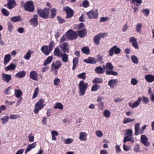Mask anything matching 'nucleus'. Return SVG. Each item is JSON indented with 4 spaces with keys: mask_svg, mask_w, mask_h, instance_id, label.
Instances as JSON below:
<instances>
[{
    "mask_svg": "<svg viewBox=\"0 0 154 154\" xmlns=\"http://www.w3.org/2000/svg\"><path fill=\"white\" fill-rule=\"evenodd\" d=\"M2 11L3 14L5 16H8L9 14V12L5 8H3Z\"/></svg>",
    "mask_w": 154,
    "mask_h": 154,
    "instance_id": "obj_60",
    "label": "nucleus"
},
{
    "mask_svg": "<svg viewBox=\"0 0 154 154\" xmlns=\"http://www.w3.org/2000/svg\"><path fill=\"white\" fill-rule=\"evenodd\" d=\"M56 14V10L55 8L52 9L51 10V17L54 18Z\"/></svg>",
    "mask_w": 154,
    "mask_h": 154,
    "instance_id": "obj_49",
    "label": "nucleus"
},
{
    "mask_svg": "<svg viewBox=\"0 0 154 154\" xmlns=\"http://www.w3.org/2000/svg\"><path fill=\"white\" fill-rule=\"evenodd\" d=\"M68 47V43L67 42H64L59 45V47L64 53L69 52V48Z\"/></svg>",
    "mask_w": 154,
    "mask_h": 154,
    "instance_id": "obj_12",
    "label": "nucleus"
},
{
    "mask_svg": "<svg viewBox=\"0 0 154 154\" xmlns=\"http://www.w3.org/2000/svg\"><path fill=\"white\" fill-rule=\"evenodd\" d=\"M87 134L85 132H81L79 134V139L82 141H85L86 140Z\"/></svg>",
    "mask_w": 154,
    "mask_h": 154,
    "instance_id": "obj_22",
    "label": "nucleus"
},
{
    "mask_svg": "<svg viewBox=\"0 0 154 154\" xmlns=\"http://www.w3.org/2000/svg\"><path fill=\"white\" fill-rule=\"evenodd\" d=\"M100 38L99 35H97L94 37L93 41L94 43L97 45H99L100 43Z\"/></svg>",
    "mask_w": 154,
    "mask_h": 154,
    "instance_id": "obj_38",
    "label": "nucleus"
},
{
    "mask_svg": "<svg viewBox=\"0 0 154 154\" xmlns=\"http://www.w3.org/2000/svg\"><path fill=\"white\" fill-rule=\"evenodd\" d=\"M141 100L142 98L141 97H139L137 100L134 103H132L131 102H130L128 104L129 106L132 108L136 107L139 105Z\"/></svg>",
    "mask_w": 154,
    "mask_h": 154,
    "instance_id": "obj_13",
    "label": "nucleus"
},
{
    "mask_svg": "<svg viewBox=\"0 0 154 154\" xmlns=\"http://www.w3.org/2000/svg\"><path fill=\"white\" fill-rule=\"evenodd\" d=\"M138 81L135 78H132L131 80V83L133 85H135L137 84Z\"/></svg>",
    "mask_w": 154,
    "mask_h": 154,
    "instance_id": "obj_61",
    "label": "nucleus"
},
{
    "mask_svg": "<svg viewBox=\"0 0 154 154\" xmlns=\"http://www.w3.org/2000/svg\"><path fill=\"white\" fill-rule=\"evenodd\" d=\"M9 118V117L8 116H5L2 118L0 119L1 120H2V123L3 124L6 123Z\"/></svg>",
    "mask_w": 154,
    "mask_h": 154,
    "instance_id": "obj_42",
    "label": "nucleus"
},
{
    "mask_svg": "<svg viewBox=\"0 0 154 154\" xmlns=\"http://www.w3.org/2000/svg\"><path fill=\"white\" fill-rule=\"evenodd\" d=\"M118 81L117 79H111L108 82V85L111 88H113L117 85Z\"/></svg>",
    "mask_w": 154,
    "mask_h": 154,
    "instance_id": "obj_14",
    "label": "nucleus"
},
{
    "mask_svg": "<svg viewBox=\"0 0 154 154\" xmlns=\"http://www.w3.org/2000/svg\"><path fill=\"white\" fill-rule=\"evenodd\" d=\"M88 84L87 82H85L82 80L80 81L78 85V88L79 90V95L80 96L84 95L85 93L86 89L88 88Z\"/></svg>",
    "mask_w": 154,
    "mask_h": 154,
    "instance_id": "obj_1",
    "label": "nucleus"
},
{
    "mask_svg": "<svg viewBox=\"0 0 154 154\" xmlns=\"http://www.w3.org/2000/svg\"><path fill=\"white\" fill-rule=\"evenodd\" d=\"M82 6L85 8H86L89 6V3L87 0L84 1L82 3Z\"/></svg>",
    "mask_w": 154,
    "mask_h": 154,
    "instance_id": "obj_54",
    "label": "nucleus"
},
{
    "mask_svg": "<svg viewBox=\"0 0 154 154\" xmlns=\"http://www.w3.org/2000/svg\"><path fill=\"white\" fill-rule=\"evenodd\" d=\"M142 26V25L141 23H138L136 26V31L137 32L140 33Z\"/></svg>",
    "mask_w": 154,
    "mask_h": 154,
    "instance_id": "obj_48",
    "label": "nucleus"
},
{
    "mask_svg": "<svg viewBox=\"0 0 154 154\" xmlns=\"http://www.w3.org/2000/svg\"><path fill=\"white\" fill-rule=\"evenodd\" d=\"M11 76L8 74L2 73V79L4 82L8 83L11 79Z\"/></svg>",
    "mask_w": 154,
    "mask_h": 154,
    "instance_id": "obj_11",
    "label": "nucleus"
},
{
    "mask_svg": "<svg viewBox=\"0 0 154 154\" xmlns=\"http://www.w3.org/2000/svg\"><path fill=\"white\" fill-rule=\"evenodd\" d=\"M53 57L52 56H50L48 57L44 62L43 65L45 66L50 63L52 60Z\"/></svg>",
    "mask_w": 154,
    "mask_h": 154,
    "instance_id": "obj_36",
    "label": "nucleus"
},
{
    "mask_svg": "<svg viewBox=\"0 0 154 154\" xmlns=\"http://www.w3.org/2000/svg\"><path fill=\"white\" fill-rule=\"evenodd\" d=\"M37 146L36 142H34L32 144H29L25 151V154H26L27 152L30 151L31 149L35 148Z\"/></svg>",
    "mask_w": 154,
    "mask_h": 154,
    "instance_id": "obj_16",
    "label": "nucleus"
},
{
    "mask_svg": "<svg viewBox=\"0 0 154 154\" xmlns=\"http://www.w3.org/2000/svg\"><path fill=\"white\" fill-rule=\"evenodd\" d=\"M54 53L56 56H57L59 57H60L61 55L63 54L58 47L55 48L54 51Z\"/></svg>",
    "mask_w": 154,
    "mask_h": 154,
    "instance_id": "obj_30",
    "label": "nucleus"
},
{
    "mask_svg": "<svg viewBox=\"0 0 154 154\" xmlns=\"http://www.w3.org/2000/svg\"><path fill=\"white\" fill-rule=\"evenodd\" d=\"M11 20L13 22L18 21H22L23 20V18L19 15L13 17L11 18Z\"/></svg>",
    "mask_w": 154,
    "mask_h": 154,
    "instance_id": "obj_29",
    "label": "nucleus"
},
{
    "mask_svg": "<svg viewBox=\"0 0 154 154\" xmlns=\"http://www.w3.org/2000/svg\"><path fill=\"white\" fill-rule=\"evenodd\" d=\"M126 136H131L132 135L133 132L132 130L131 129H127L126 130Z\"/></svg>",
    "mask_w": 154,
    "mask_h": 154,
    "instance_id": "obj_62",
    "label": "nucleus"
},
{
    "mask_svg": "<svg viewBox=\"0 0 154 154\" xmlns=\"http://www.w3.org/2000/svg\"><path fill=\"white\" fill-rule=\"evenodd\" d=\"M87 15L88 18L90 19H96L98 16L97 10H91L87 13Z\"/></svg>",
    "mask_w": 154,
    "mask_h": 154,
    "instance_id": "obj_8",
    "label": "nucleus"
},
{
    "mask_svg": "<svg viewBox=\"0 0 154 154\" xmlns=\"http://www.w3.org/2000/svg\"><path fill=\"white\" fill-rule=\"evenodd\" d=\"M82 51L84 54H89V48L87 47H83L82 49Z\"/></svg>",
    "mask_w": 154,
    "mask_h": 154,
    "instance_id": "obj_46",
    "label": "nucleus"
},
{
    "mask_svg": "<svg viewBox=\"0 0 154 154\" xmlns=\"http://www.w3.org/2000/svg\"><path fill=\"white\" fill-rule=\"evenodd\" d=\"M26 74V72L23 71L17 73L15 75V76L19 78H21L23 77Z\"/></svg>",
    "mask_w": 154,
    "mask_h": 154,
    "instance_id": "obj_32",
    "label": "nucleus"
},
{
    "mask_svg": "<svg viewBox=\"0 0 154 154\" xmlns=\"http://www.w3.org/2000/svg\"><path fill=\"white\" fill-rule=\"evenodd\" d=\"M103 115L106 118H109L110 116V112L109 110H105L103 113Z\"/></svg>",
    "mask_w": 154,
    "mask_h": 154,
    "instance_id": "obj_47",
    "label": "nucleus"
},
{
    "mask_svg": "<svg viewBox=\"0 0 154 154\" xmlns=\"http://www.w3.org/2000/svg\"><path fill=\"white\" fill-rule=\"evenodd\" d=\"M79 59L78 58L75 57H74L73 60V66L72 67V69L74 70L76 68V67L77 65L79 62Z\"/></svg>",
    "mask_w": 154,
    "mask_h": 154,
    "instance_id": "obj_31",
    "label": "nucleus"
},
{
    "mask_svg": "<svg viewBox=\"0 0 154 154\" xmlns=\"http://www.w3.org/2000/svg\"><path fill=\"white\" fill-rule=\"evenodd\" d=\"M8 30L10 32H11L13 29V27L12 24L8 23Z\"/></svg>",
    "mask_w": 154,
    "mask_h": 154,
    "instance_id": "obj_64",
    "label": "nucleus"
},
{
    "mask_svg": "<svg viewBox=\"0 0 154 154\" xmlns=\"http://www.w3.org/2000/svg\"><path fill=\"white\" fill-rule=\"evenodd\" d=\"M86 73L85 72H83L81 74H79L77 75V76L79 79L85 80L86 78Z\"/></svg>",
    "mask_w": 154,
    "mask_h": 154,
    "instance_id": "obj_51",
    "label": "nucleus"
},
{
    "mask_svg": "<svg viewBox=\"0 0 154 154\" xmlns=\"http://www.w3.org/2000/svg\"><path fill=\"white\" fill-rule=\"evenodd\" d=\"M146 80L149 82H152L154 81V76L151 75H147L145 76Z\"/></svg>",
    "mask_w": 154,
    "mask_h": 154,
    "instance_id": "obj_25",
    "label": "nucleus"
},
{
    "mask_svg": "<svg viewBox=\"0 0 154 154\" xmlns=\"http://www.w3.org/2000/svg\"><path fill=\"white\" fill-rule=\"evenodd\" d=\"M16 67V65L13 63H11L9 65L7 66L5 68V70L7 71L9 70H14Z\"/></svg>",
    "mask_w": 154,
    "mask_h": 154,
    "instance_id": "obj_23",
    "label": "nucleus"
},
{
    "mask_svg": "<svg viewBox=\"0 0 154 154\" xmlns=\"http://www.w3.org/2000/svg\"><path fill=\"white\" fill-rule=\"evenodd\" d=\"M79 35L81 38L84 37L86 34L87 31L85 28H84L82 30H80L78 32Z\"/></svg>",
    "mask_w": 154,
    "mask_h": 154,
    "instance_id": "obj_33",
    "label": "nucleus"
},
{
    "mask_svg": "<svg viewBox=\"0 0 154 154\" xmlns=\"http://www.w3.org/2000/svg\"><path fill=\"white\" fill-rule=\"evenodd\" d=\"M44 101L43 99H41L35 104L34 109V112L35 114L38 113L39 111L45 106V104L43 103Z\"/></svg>",
    "mask_w": 154,
    "mask_h": 154,
    "instance_id": "obj_5",
    "label": "nucleus"
},
{
    "mask_svg": "<svg viewBox=\"0 0 154 154\" xmlns=\"http://www.w3.org/2000/svg\"><path fill=\"white\" fill-rule=\"evenodd\" d=\"M95 71L96 73L98 74H102L104 73L103 69L101 66L96 67L95 69Z\"/></svg>",
    "mask_w": 154,
    "mask_h": 154,
    "instance_id": "obj_28",
    "label": "nucleus"
},
{
    "mask_svg": "<svg viewBox=\"0 0 154 154\" xmlns=\"http://www.w3.org/2000/svg\"><path fill=\"white\" fill-rule=\"evenodd\" d=\"M23 7L25 11L29 12H33L35 10L33 2L32 1L26 2L24 4Z\"/></svg>",
    "mask_w": 154,
    "mask_h": 154,
    "instance_id": "obj_3",
    "label": "nucleus"
},
{
    "mask_svg": "<svg viewBox=\"0 0 154 154\" xmlns=\"http://www.w3.org/2000/svg\"><path fill=\"white\" fill-rule=\"evenodd\" d=\"M34 134L32 133L29 134L28 138L29 141V142H32L34 140Z\"/></svg>",
    "mask_w": 154,
    "mask_h": 154,
    "instance_id": "obj_35",
    "label": "nucleus"
},
{
    "mask_svg": "<svg viewBox=\"0 0 154 154\" xmlns=\"http://www.w3.org/2000/svg\"><path fill=\"white\" fill-rule=\"evenodd\" d=\"M6 5L8 9H12L16 5V2L14 0H8Z\"/></svg>",
    "mask_w": 154,
    "mask_h": 154,
    "instance_id": "obj_15",
    "label": "nucleus"
},
{
    "mask_svg": "<svg viewBox=\"0 0 154 154\" xmlns=\"http://www.w3.org/2000/svg\"><path fill=\"white\" fill-rule=\"evenodd\" d=\"M140 140L142 143L146 146H149L150 143L148 141V138L145 135H142L140 136Z\"/></svg>",
    "mask_w": 154,
    "mask_h": 154,
    "instance_id": "obj_10",
    "label": "nucleus"
},
{
    "mask_svg": "<svg viewBox=\"0 0 154 154\" xmlns=\"http://www.w3.org/2000/svg\"><path fill=\"white\" fill-rule=\"evenodd\" d=\"M131 59L133 63L135 64H137L138 62V60L137 57L135 55L131 56Z\"/></svg>",
    "mask_w": 154,
    "mask_h": 154,
    "instance_id": "obj_50",
    "label": "nucleus"
},
{
    "mask_svg": "<svg viewBox=\"0 0 154 154\" xmlns=\"http://www.w3.org/2000/svg\"><path fill=\"white\" fill-rule=\"evenodd\" d=\"M37 73L35 71H31L30 74V77L34 80H36L37 79Z\"/></svg>",
    "mask_w": 154,
    "mask_h": 154,
    "instance_id": "obj_26",
    "label": "nucleus"
},
{
    "mask_svg": "<svg viewBox=\"0 0 154 154\" xmlns=\"http://www.w3.org/2000/svg\"><path fill=\"white\" fill-rule=\"evenodd\" d=\"M127 141H130L131 143H134V142L135 140L133 137L128 136H126L124 138L123 142L125 143Z\"/></svg>",
    "mask_w": 154,
    "mask_h": 154,
    "instance_id": "obj_24",
    "label": "nucleus"
},
{
    "mask_svg": "<svg viewBox=\"0 0 154 154\" xmlns=\"http://www.w3.org/2000/svg\"><path fill=\"white\" fill-rule=\"evenodd\" d=\"M149 99L148 98L145 96L142 97V102L143 103L146 104L148 103L149 102Z\"/></svg>",
    "mask_w": 154,
    "mask_h": 154,
    "instance_id": "obj_57",
    "label": "nucleus"
},
{
    "mask_svg": "<svg viewBox=\"0 0 154 154\" xmlns=\"http://www.w3.org/2000/svg\"><path fill=\"white\" fill-rule=\"evenodd\" d=\"M39 91V89L37 87L35 88L32 98L34 99L37 96L38 94Z\"/></svg>",
    "mask_w": 154,
    "mask_h": 154,
    "instance_id": "obj_52",
    "label": "nucleus"
},
{
    "mask_svg": "<svg viewBox=\"0 0 154 154\" xmlns=\"http://www.w3.org/2000/svg\"><path fill=\"white\" fill-rule=\"evenodd\" d=\"M67 37L69 40H73L76 38L78 35L77 34L72 30L68 31L66 32Z\"/></svg>",
    "mask_w": 154,
    "mask_h": 154,
    "instance_id": "obj_7",
    "label": "nucleus"
},
{
    "mask_svg": "<svg viewBox=\"0 0 154 154\" xmlns=\"http://www.w3.org/2000/svg\"><path fill=\"white\" fill-rule=\"evenodd\" d=\"M103 80L101 78H96L92 81L93 83H100L102 82Z\"/></svg>",
    "mask_w": 154,
    "mask_h": 154,
    "instance_id": "obj_43",
    "label": "nucleus"
},
{
    "mask_svg": "<svg viewBox=\"0 0 154 154\" xmlns=\"http://www.w3.org/2000/svg\"><path fill=\"white\" fill-rule=\"evenodd\" d=\"M140 124L139 123H137L135 126V133L134 135L137 136L140 134L143 133V131H139Z\"/></svg>",
    "mask_w": 154,
    "mask_h": 154,
    "instance_id": "obj_18",
    "label": "nucleus"
},
{
    "mask_svg": "<svg viewBox=\"0 0 154 154\" xmlns=\"http://www.w3.org/2000/svg\"><path fill=\"white\" fill-rule=\"evenodd\" d=\"M54 108L55 109H58L62 110L63 109V106L61 103L57 102L55 103L54 107Z\"/></svg>",
    "mask_w": 154,
    "mask_h": 154,
    "instance_id": "obj_37",
    "label": "nucleus"
},
{
    "mask_svg": "<svg viewBox=\"0 0 154 154\" xmlns=\"http://www.w3.org/2000/svg\"><path fill=\"white\" fill-rule=\"evenodd\" d=\"M31 51L29 50L27 52L26 54L24 57V58L26 60H28L30 59L31 57Z\"/></svg>",
    "mask_w": 154,
    "mask_h": 154,
    "instance_id": "obj_41",
    "label": "nucleus"
},
{
    "mask_svg": "<svg viewBox=\"0 0 154 154\" xmlns=\"http://www.w3.org/2000/svg\"><path fill=\"white\" fill-rule=\"evenodd\" d=\"M63 11L66 12L67 16L66 18H69L72 17L73 14V11L68 7H65L63 8Z\"/></svg>",
    "mask_w": 154,
    "mask_h": 154,
    "instance_id": "obj_9",
    "label": "nucleus"
},
{
    "mask_svg": "<svg viewBox=\"0 0 154 154\" xmlns=\"http://www.w3.org/2000/svg\"><path fill=\"white\" fill-rule=\"evenodd\" d=\"M62 64L59 60H57L55 62V64L52 63L51 64V67L53 69H58L60 68Z\"/></svg>",
    "mask_w": 154,
    "mask_h": 154,
    "instance_id": "obj_17",
    "label": "nucleus"
},
{
    "mask_svg": "<svg viewBox=\"0 0 154 154\" xmlns=\"http://www.w3.org/2000/svg\"><path fill=\"white\" fill-rule=\"evenodd\" d=\"M140 149V146L139 144H137L136 145L134 148V151L136 152H138L139 151Z\"/></svg>",
    "mask_w": 154,
    "mask_h": 154,
    "instance_id": "obj_63",
    "label": "nucleus"
},
{
    "mask_svg": "<svg viewBox=\"0 0 154 154\" xmlns=\"http://www.w3.org/2000/svg\"><path fill=\"white\" fill-rule=\"evenodd\" d=\"M97 58L96 59L97 60V61H98L100 63H103V57L102 56L100 55L99 54H98L97 56Z\"/></svg>",
    "mask_w": 154,
    "mask_h": 154,
    "instance_id": "obj_59",
    "label": "nucleus"
},
{
    "mask_svg": "<svg viewBox=\"0 0 154 154\" xmlns=\"http://www.w3.org/2000/svg\"><path fill=\"white\" fill-rule=\"evenodd\" d=\"M41 50L46 55H48L51 52L48 49V46L47 45L42 46L41 48Z\"/></svg>",
    "mask_w": 154,
    "mask_h": 154,
    "instance_id": "obj_21",
    "label": "nucleus"
},
{
    "mask_svg": "<svg viewBox=\"0 0 154 154\" xmlns=\"http://www.w3.org/2000/svg\"><path fill=\"white\" fill-rule=\"evenodd\" d=\"M62 61L65 63L67 62L68 61V55L64 53L63 54L61 57Z\"/></svg>",
    "mask_w": 154,
    "mask_h": 154,
    "instance_id": "obj_34",
    "label": "nucleus"
},
{
    "mask_svg": "<svg viewBox=\"0 0 154 154\" xmlns=\"http://www.w3.org/2000/svg\"><path fill=\"white\" fill-rule=\"evenodd\" d=\"M84 61L88 63L95 64L97 62V60L95 58L89 57L88 59L84 60Z\"/></svg>",
    "mask_w": 154,
    "mask_h": 154,
    "instance_id": "obj_19",
    "label": "nucleus"
},
{
    "mask_svg": "<svg viewBox=\"0 0 154 154\" xmlns=\"http://www.w3.org/2000/svg\"><path fill=\"white\" fill-rule=\"evenodd\" d=\"M30 24L34 27L36 26L38 24V20H35L32 19L30 20Z\"/></svg>",
    "mask_w": 154,
    "mask_h": 154,
    "instance_id": "obj_44",
    "label": "nucleus"
},
{
    "mask_svg": "<svg viewBox=\"0 0 154 154\" xmlns=\"http://www.w3.org/2000/svg\"><path fill=\"white\" fill-rule=\"evenodd\" d=\"M135 121V119L134 118L131 119L130 118H126L124 119L123 123L124 124L128 123H131L134 122Z\"/></svg>",
    "mask_w": 154,
    "mask_h": 154,
    "instance_id": "obj_39",
    "label": "nucleus"
},
{
    "mask_svg": "<svg viewBox=\"0 0 154 154\" xmlns=\"http://www.w3.org/2000/svg\"><path fill=\"white\" fill-rule=\"evenodd\" d=\"M95 134L96 136L98 137H102L103 136V133L100 130L96 131Z\"/></svg>",
    "mask_w": 154,
    "mask_h": 154,
    "instance_id": "obj_56",
    "label": "nucleus"
},
{
    "mask_svg": "<svg viewBox=\"0 0 154 154\" xmlns=\"http://www.w3.org/2000/svg\"><path fill=\"white\" fill-rule=\"evenodd\" d=\"M149 12V10L148 9H145L142 10V12L143 13L145 16H148Z\"/></svg>",
    "mask_w": 154,
    "mask_h": 154,
    "instance_id": "obj_58",
    "label": "nucleus"
},
{
    "mask_svg": "<svg viewBox=\"0 0 154 154\" xmlns=\"http://www.w3.org/2000/svg\"><path fill=\"white\" fill-rule=\"evenodd\" d=\"M68 40H69V39L67 37L66 34H66L63 35L60 39V43H61L64 41H67Z\"/></svg>",
    "mask_w": 154,
    "mask_h": 154,
    "instance_id": "obj_55",
    "label": "nucleus"
},
{
    "mask_svg": "<svg viewBox=\"0 0 154 154\" xmlns=\"http://www.w3.org/2000/svg\"><path fill=\"white\" fill-rule=\"evenodd\" d=\"M22 94L23 93L21 90L17 89L14 90V95L17 98H20Z\"/></svg>",
    "mask_w": 154,
    "mask_h": 154,
    "instance_id": "obj_27",
    "label": "nucleus"
},
{
    "mask_svg": "<svg viewBox=\"0 0 154 154\" xmlns=\"http://www.w3.org/2000/svg\"><path fill=\"white\" fill-rule=\"evenodd\" d=\"M121 49L116 45H115L112 47L109 50L108 52L110 57L112 56L114 54H117L121 52Z\"/></svg>",
    "mask_w": 154,
    "mask_h": 154,
    "instance_id": "obj_6",
    "label": "nucleus"
},
{
    "mask_svg": "<svg viewBox=\"0 0 154 154\" xmlns=\"http://www.w3.org/2000/svg\"><path fill=\"white\" fill-rule=\"evenodd\" d=\"M37 13L40 16L43 18H47L49 13V9L45 8L44 9H38L37 10Z\"/></svg>",
    "mask_w": 154,
    "mask_h": 154,
    "instance_id": "obj_4",
    "label": "nucleus"
},
{
    "mask_svg": "<svg viewBox=\"0 0 154 154\" xmlns=\"http://www.w3.org/2000/svg\"><path fill=\"white\" fill-rule=\"evenodd\" d=\"M11 59V55L10 54H6L4 58L3 64L4 65H6L9 63Z\"/></svg>",
    "mask_w": 154,
    "mask_h": 154,
    "instance_id": "obj_20",
    "label": "nucleus"
},
{
    "mask_svg": "<svg viewBox=\"0 0 154 154\" xmlns=\"http://www.w3.org/2000/svg\"><path fill=\"white\" fill-rule=\"evenodd\" d=\"M130 2L133 5H136L137 6L140 5L142 3V0H131Z\"/></svg>",
    "mask_w": 154,
    "mask_h": 154,
    "instance_id": "obj_40",
    "label": "nucleus"
},
{
    "mask_svg": "<svg viewBox=\"0 0 154 154\" xmlns=\"http://www.w3.org/2000/svg\"><path fill=\"white\" fill-rule=\"evenodd\" d=\"M100 86L97 84H95L93 85L91 88V91H96L98 90L100 88Z\"/></svg>",
    "mask_w": 154,
    "mask_h": 154,
    "instance_id": "obj_45",
    "label": "nucleus"
},
{
    "mask_svg": "<svg viewBox=\"0 0 154 154\" xmlns=\"http://www.w3.org/2000/svg\"><path fill=\"white\" fill-rule=\"evenodd\" d=\"M73 141V140L71 138H68L65 140L64 143L66 144H69L72 143Z\"/></svg>",
    "mask_w": 154,
    "mask_h": 154,
    "instance_id": "obj_53",
    "label": "nucleus"
},
{
    "mask_svg": "<svg viewBox=\"0 0 154 154\" xmlns=\"http://www.w3.org/2000/svg\"><path fill=\"white\" fill-rule=\"evenodd\" d=\"M106 68L107 69L106 71V74L108 75H112L113 76H117L118 73L112 71L113 66L110 63H107L106 65Z\"/></svg>",
    "mask_w": 154,
    "mask_h": 154,
    "instance_id": "obj_2",
    "label": "nucleus"
}]
</instances>
